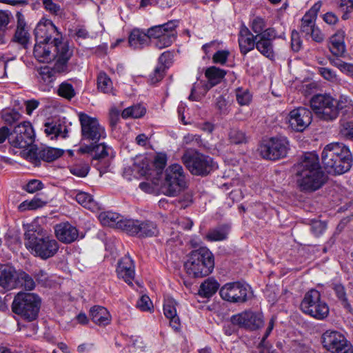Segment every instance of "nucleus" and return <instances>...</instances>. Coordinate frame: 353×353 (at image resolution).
I'll list each match as a JSON object with an SVG mask.
<instances>
[{
  "mask_svg": "<svg viewBox=\"0 0 353 353\" xmlns=\"http://www.w3.org/2000/svg\"><path fill=\"white\" fill-rule=\"evenodd\" d=\"M296 185L303 192H313L326 182L327 176L319 163V159L313 152L305 154L295 165Z\"/></svg>",
  "mask_w": 353,
  "mask_h": 353,
  "instance_id": "1",
  "label": "nucleus"
},
{
  "mask_svg": "<svg viewBox=\"0 0 353 353\" xmlns=\"http://www.w3.org/2000/svg\"><path fill=\"white\" fill-rule=\"evenodd\" d=\"M24 240L26 247L34 252L35 255L42 259L52 257L59 250L58 242L47 235L46 230L35 224L27 225Z\"/></svg>",
  "mask_w": 353,
  "mask_h": 353,
  "instance_id": "2",
  "label": "nucleus"
},
{
  "mask_svg": "<svg viewBox=\"0 0 353 353\" xmlns=\"http://www.w3.org/2000/svg\"><path fill=\"white\" fill-rule=\"evenodd\" d=\"M322 163L329 173L341 174L350 170L352 157L347 146L342 143L327 144L321 154Z\"/></svg>",
  "mask_w": 353,
  "mask_h": 353,
  "instance_id": "3",
  "label": "nucleus"
},
{
  "mask_svg": "<svg viewBox=\"0 0 353 353\" xmlns=\"http://www.w3.org/2000/svg\"><path fill=\"white\" fill-rule=\"evenodd\" d=\"M187 274L193 278L209 275L214 268L213 254L206 247L192 251L184 263Z\"/></svg>",
  "mask_w": 353,
  "mask_h": 353,
  "instance_id": "4",
  "label": "nucleus"
},
{
  "mask_svg": "<svg viewBox=\"0 0 353 353\" xmlns=\"http://www.w3.org/2000/svg\"><path fill=\"white\" fill-rule=\"evenodd\" d=\"M41 299L34 293L19 292L13 300L12 310L28 321L36 319L40 309Z\"/></svg>",
  "mask_w": 353,
  "mask_h": 353,
  "instance_id": "5",
  "label": "nucleus"
},
{
  "mask_svg": "<svg viewBox=\"0 0 353 353\" xmlns=\"http://www.w3.org/2000/svg\"><path fill=\"white\" fill-rule=\"evenodd\" d=\"M185 187V176L182 166L174 163L167 168L164 180L161 185V192L168 196H176Z\"/></svg>",
  "mask_w": 353,
  "mask_h": 353,
  "instance_id": "6",
  "label": "nucleus"
},
{
  "mask_svg": "<svg viewBox=\"0 0 353 353\" xmlns=\"http://www.w3.org/2000/svg\"><path fill=\"white\" fill-rule=\"evenodd\" d=\"M301 310L318 320L325 319L329 314V307L321 297V293L312 289L307 292L300 305Z\"/></svg>",
  "mask_w": 353,
  "mask_h": 353,
  "instance_id": "7",
  "label": "nucleus"
},
{
  "mask_svg": "<svg viewBox=\"0 0 353 353\" xmlns=\"http://www.w3.org/2000/svg\"><path fill=\"white\" fill-rule=\"evenodd\" d=\"M182 161L188 170L196 176H206L216 168L210 157L196 151H185Z\"/></svg>",
  "mask_w": 353,
  "mask_h": 353,
  "instance_id": "8",
  "label": "nucleus"
},
{
  "mask_svg": "<svg viewBox=\"0 0 353 353\" xmlns=\"http://www.w3.org/2000/svg\"><path fill=\"white\" fill-rule=\"evenodd\" d=\"M78 117L81 125L82 141H85L89 144H96L101 139L106 137L104 127L99 123L97 118L83 112H79Z\"/></svg>",
  "mask_w": 353,
  "mask_h": 353,
  "instance_id": "9",
  "label": "nucleus"
},
{
  "mask_svg": "<svg viewBox=\"0 0 353 353\" xmlns=\"http://www.w3.org/2000/svg\"><path fill=\"white\" fill-rule=\"evenodd\" d=\"M178 26L179 21L172 20L165 23L148 28V33L151 39H155L154 46L156 48L161 50L171 46L176 39V28Z\"/></svg>",
  "mask_w": 353,
  "mask_h": 353,
  "instance_id": "10",
  "label": "nucleus"
},
{
  "mask_svg": "<svg viewBox=\"0 0 353 353\" xmlns=\"http://www.w3.org/2000/svg\"><path fill=\"white\" fill-rule=\"evenodd\" d=\"M336 100L330 94H316L310 100V106L316 117L323 121H332L337 118Z\"/></svg>",
  "mask_w": 353,
  "mask_h": 353,
  "instance_id": "11",
  "label": "nucleus"
},
{
  "mask_svg": "<svg viewBox=\"0 0 353 353\" xmlns=\"http://www.w3.org/2000/svg\"><path fill=\"white\" fill-rule=\"evenodd\" d=\"M289 142L284 137H272L263 141L259 148L263 159L275 161L286 157Z\"/></svg>",
  "mask_w": 353,
  "mask_h": 353,
  "instance_id": "12",
  "label": "nucleus"
},
{
  "mask_svg": "<svg viewBox=\"0 0 353 353\" xmlns=\"http://www.w3.org/2000/svg\"><path fill=\"white\" fill-rule=\"evenodd\" d=\"M59 54L58 60H56L53 68L48 66L41 68L39 76L41 79L46 83L53 81L57 73L67 72L68 61L70 59L72 52L70 50L68 45H61L58 47Z\"/></svg>",
  "mask_w": 353,
  "mask_h": 353,
  "instance_id": "13",
  "label": "nucleus"
},
{
  "mask_svg": "<svg viewBox=\"0 0 353 353\" xmlns=\"http://www.w3.org/2000/svg\"><path fill=\"white\" fill-rule=\"evenodd\" d=\"M230 323L240 329L258 330L264 326L263 315L260 312L245 310L230 317Z\"/></svg>",
  "mask_w": 353,
  "mask_h": 353,
  "instance_id": "14",
  "label": "nucleus"
},
{
  "mask_svg": "<svg viewBox=\"0 0 353 353\" xmlns=\"http://www.w3.org/2000/svg\"><path fill=\"white\" fill-rule=\"evenodd\" d=\"M34 141V132L30 122L24 121L14 127L10 132L9 143L14 148H26Z\"/></svg>",
  "mask_w": 353,
  "mask_h": 353,
  "instance_id": "15",
  "label": "nucleus"
},
{
  "mask_svg": "<svg viewBox=\"0 0 353 353\" xmlns=\"http://www.w3.org/2000/svg\"><path fill=\"white\" fill-rule=\"evenodd\" d=\"M250 288L240 282L225 283L219 290L221 297L232 303H243L248 300Z\"/></svg>",
  "mask_w": 353,
  "mask_h": 353,
  "instance_id": "16",
  "label": "nucleus"
},
{
  "mask_svg": "<svg viewBox=\"0 0 353 353\" xmlns=\"http://www.w3.org/2000/svg\"><path fill=\"white\" fill-rule=\"evenodd\" d=\"M68 45L62 41H59V37H55L51 42H37L34 47L33 54L34 57L42 63H48L56 59L58 60V47L61 45Z\"/></svg>",
  "mask_w": 353,
  "mask_h": 353,
  "instance_id": "17",
  "label": "nucleus"
},
{
  "mask_svg": "<svg viewBox=\"0 0 353 353\" xmlns=\"http://www.w3.org/2000/svg\"><path fill=\"white\" fill-rule=\"evenodd\" d=\"M125 223L124 225L127 227L125 232L131 236L145 238L154 236L159 234L157 225L152 221L129 219Z\"/></svg>",
  "mask_w": 353,
  "mask_h": 353,
  "instance_id": "18",
  "label": "nucleus"
},
{
  "mask_svg": "<svg viewBox=\"0 0 353 353\" xmlns=\"http://www.w3.org/2000/svg\"><path fill=\"white\" fill-rule=\"evenodd\" d=\"M323 346L332 353H353L352 344L341 332H323Z\"/></svg>",
  "mask_w": 353,
  "mask_h": 353,
  "instance_id": "19",
  "label": "nucleus"
},
{
  "mask_svg": "<svg viewBox=\"0 0 353 353\" xmlns=\"http://www.w3.org/2000/svg\"><path fill=\"white\" fill-rule=\"evenodd\" d=\"M277 38L276 31L273 28H268L262 34L258 35L256 48L264 57L270 60H274V40Z\"/></svg>",
  "mask_w": 353,
  "mask_h": 353,
  "instance_id": "20",
  "label": "nucleus"
},
{
  "mask_svg": "<svg viewBox=\"0 0 353 353\" xmlns=\"http://www.w3.org/2000/svg\"><path fill=\"white\" fill-rule=\"evenodd\" d=\"M312 120V112L304 107H299L290 112L288 122L292 130L303 132Z\"/></svg>",
  "mask_w": 353,
  "mask_h": 353,
  "instance_id": "21",
  "label": "nucleus"
},
{
  "mask_svg": "<svg viewBox=\"0 0 353 353\" xmlns=\"http://www.w3.org/2000/svg\"><path fill=\"white\" fill-rule=\"evenodd\" d=\"M34 36L37 42H51L55 37L61 41V35L57 28L50 19L43 18L34 29Z\"/></svg>",
  "mask_w": 353,
  "mask_h": 353,
  "instance_id": "22",
  "label": "nucleus"
},
{
  "mask_svg": "<svg viewBox=\"0 0 353 353\" xmlns=\"http://www.w3.org/2000/svg\"><path fill=\"white\" fill-rule=\"evenodd\" d=\"M54 233L59 241L66 244L75 241L79 237L77 228L68 222L56 225Z\"/></svg>",
  "mask_w": 353,
  "mask_h": 353,
  "instance_id": "23",
  "label": "nucleus"
},
{
  "mask_svg": "<svg viewBox=\"0 0 353 353\" xmlns=\"http://www.w3.org/2000/svg\"><path fill=\"white\" fill-rule=\"evenodd\" d=\"M134 263L129 255H125L118 262L117 273L119 278L122 279L129 285L132 284L135 276Z\"/></svg>",
  "mask_w": 353,
  "mask_h": 353,
  "instance_id": "24",
  "label": "nucleus"
},
{
  "mask_svg": "<svg viewBox=\"0 0 353 353\" xmlns=\"http://www.w3.org/2000/svg\"><path fill=\"white\" fill-rule=\"evenodd\" d=\"M19 271L8 264L0 265V286L8 290L16 288Z\"/></svg>",
  "mask_w": 353,
  "mask_h": 353,
  "instance_id": "25",
  "label": "nucleus"
},
{
  "mask_svg": "<svg viewBox=\"0 0 353 353\" xmlns=\"http://www.w3.org/2000/svg\"><path fill=\"white\" fill-rule=\"evenodd\" d=\"M101 223L104 226L116 228L126 232L127 227L124 226L129 219H123L117 213L112 212H103L99 215Z\"/></svg>",
  "mask_w": 353,
  "mask_h": 353,
  "instance_id": "26",
  "label": "nucleus"
},
{
  "mask_svg": "<svg viewBox=\"0 0 353 353\" xmlns=\"http://www.w3.org/2000/svg\"><path fill=\"white\" fill-rule=\"evenodd\" d=\"M321 5L319 3H315L301 19V32L305 37L309 36V33L316 27L315 23Z\"/></svg>",
  "mask_w": 353,
  "mask_h": 353,
  "instance_id": "27",
  "label": "nucleus"
},
{
  "mask_svg": "<svg viewBox=\"0 0 353 353\" xmlns=\"http://www.w3.org/2000/svg\"><path fill=\"white\" fill-rule=\"evenodd\" d=\"M151 37L146 32L138 28L133 29L128 37V43L131 48L134 50L142 49L150 44Z\"/></svg>",
  "mask_w": 353,
  "mask_h": 353,
  "instance_id": "28",
  "label": "nucleus"
},
{
  "mask_svg": "<svg viewBox=\"0 0 353 353\" xmlns=\"http://www.w3.org/2000/svg\"><path fill=\"white\" fill-rule=\"evenodd\" d=\"M176 303L173 299H167L163 304V312L166 318L170 320V325L174 330L180 329V319L176 314Z\"/></svg>",
  "mask_w": 353,
  "mask_h": 353,
  "instance_id": "29",
  "label": "nucleus"
},
{
  "mask_svg": "<svg viewBox=\"0 0 353 353\" xmlns=\"http://www.w3.org/2000/svg\"><path fill=\"white\" fill-rule=\"evenodd\" d=\"M44 132L47 136H51V139L58 137L65 138L68 137V130L65 122L58 120L46 123Z\"/></svg>",
  "mask_w": 353,
  "mask_h": 353,
  "instance_id": "30",
  "label": "nucleus"
},
{
  "mask_svg": "<svg viewBox=\"0 0 353 353\" xmlns=\"http://www.w3.org/2000/svg\"><path fill=\"white\" fill-rule=\"evenodd\" d=\"M345 32L342 30H337L330 38L329 48L331 52L336 56H342L345 51Z\"/></svg>",
  "mask_w": 353,
  "mask_h": 353,
  "instance_id": "31",
  "label": "nucleus"
},
{
  "mask_svg": "<svg viewBox=\"0 0 353 353\" xmlns=\"http://www.w3.org/2000/svg\"><path fill=\"white\" fill-rule=\"evenodd\" d=\"M90 316L92 321L100 326H105L110 323L111 315L106 308L99 305H94L90 310Z\"/></svg>",
  "mask_w": 353,
  "mask_h": 353,
  "instance_id": "32",
  "label": "nucleus"
},
{
  "mask_svg": "<svg viewBox=\"0 0 353 353\" xmlns=\"http://www.w3.org/2000/svg\"><path fill=\"white\" fill-rule=\"evenodd\" d=\"M111 149L104 143L88 144L81 145L79 152L82 154L94 153V158L96 159H103L109 155V150Z\"/></svg>",
  "mask_w": 353,
  "mask_h": 353,
  "instance_id": "33",
  "label": "nucleus"
},
{
  "mask_svg": "<svg viewBox=\"0 0 353 353\" xmlns=\"http://www.w3.org/2000/svg\"><path fill=\"white\" fill-rule=\"evenodd\" d=\"M64 151L61 149L45 147L37 149L34 154L38 159H41L46 162H52L61 157Z\"/></svg>",
  "mask_w": 353,
  "mask_h": 353,
  "instance_id": "34",
  "label": "nucleus"
},
{
  "mask_svg": "<svg viewBox=\"0 0 353 353\" xmlns=\"http://www.w3.org/2000/svg\"><path fill=\"white\" fill-rule=\"evenodd\" d=\"M230 232V227L228 225H222L209 230L205 235V239L208 241H221L228 239Z\"/></svg>",
  "mask_w": 353,
  "mask_h": 353,
  "instance_id": "35",
  "label": "nucleus"
},
{
  "mask_svg": "<svg viewBox=\"0 0 353 353\" xmlns=\"http://www.w3.org/2000/svg\"><path fill=\"white\" fill-rule=\"evenodd\" d=\"M219 283L212 278H209L203 282L199 290V294L205 298L211 297L219 289Z\"/></svg>",
  "mask_w": 353,
  "mask_h": 353,
  "instance_id": "36",
  "label": "nucleus"
},
{
  "mask_svg": "<svg viewBox=\"0 0 353 353\" xmlns=\"http://www.w3.org/2000/svg\"><path fill=\"white\" fill-rule=\"evenodd\" d=\"M226 72L224 70L215 66L208 68L205 72V75L208 80L210 86H214L219 83L224 78Z\"/></svg>",
  "mask_w": 353,
  "mask_h": 353,
  "instance_id": "37",
  "label": "nucleus"
},
{
  "mask_svg": "<svg viewBox=\"0 0 353 353\" xmlns=\"http://www.w3.org/2000/svg\"><path fill=\"white\" fill-rule=\"evenodd\" d=\"M97 88L99 90L105 94L114 95L112 82L105 72H100L97 77Z\"/></svg>",
  "mask_w": 353,
  "mask_h": 353,
  "instance_id": "38",
  "label": "nucleus"
},
{
  "mask_svg": "<svg viewBox=\"0 0 353 353\" xmlns=\"http://www.w3.org/2000/svg\"><path fill=\"white\" fill-rule=\"evenodd\" d=\"M332 289L334 290L335 295L341 301L343 307L350 311L351 305L348 301L344 285L339 282H335L332 284Z\"/></svg>",
  "mask_w": 353,
  "mask_h": 353,
  "instance_id": "39",
  "label": "nucleus"
},
{
  "mask_svg": "<svg viewBox=\"0 0 353 353\" xmlns=\"http://www.w3.org/2000/svg\"><path fill=\"white\" fill-rule=\"evenodd\" d=\"M16 283V288H23L26 290H32L35 287V282L32 276L21 270L19 271Z\"/></svg>",
  "mask_w": 353,
  "mask_h": 353,
  "instance_id": "40",
  "label": "nucleus"
},
{
  "mask_svg": "<svg viewBox=\"0 0 353 353\" xmlns=\"http://www.w3.org/2000/svg\"><path fill=\"white\" fill-rule=\"evenodd\" d=\"M122 336L128 340L129 351L130 353H141L145 350V345L141 338L138 336H130L122 334Z\"/></svg>",
  "mask_w": 353,
  "mask_h": 353,
  "instance_id": "41",
  "label": "nucleus"
},
{
  "mask_svg": "<svg viewBox=\"0 0 353 353\" xmlns=\"http://www.w3.org/2000/svg\"><path fill=\"white\" fill-rule=\"evenodd\" d=\"M335 107L337 109V117L340 110L345 114L349 115L353 113V101L347 96L341 95L339 100L336 101Z\"/></svg>",
  "mask_w": 353,
  "mask_h": 353,
  "instance_id": "42",
  "label": "nucleus"
},
{
  "mask_svg": "<svg viewBox=\"0 0 353 353\" xmlns=\"http://www.w3.org/2000/svg\"><path fill=\"white\" fill-rule=\"evenodd\" d=\"M145 112V107L137 104L124 109L121 113V117L123 119H128L130 117L138 119L143 117Z\"/></svg>",
  "mask_w": 353,
  "mask_h": 353,
  "instance_id": "43",
  "label": "nucleus"
},
{
  "mask_svg": "<svg viewBox=\"0 0 353 353\" xmlns=\"http://www.w3.org/2000/svg\"><path fill=\"white\" fill-rule=\"evenodd\" d=\"M12 41L19 43L23 48H27L30 41L28 28H16Z\"/></svg>",
  "mask_w": 353,
  "mask_h": 353,
  "instance_id": "44",
  "label": "nucleus"
},
{
  "mask_svg": "<svg viewBox=\"0 0 353 353\" xmlns=\"http://www.w3.org/2000/svg\"><path fill=\"white\" fill-rule=\"evenodd\" d=\"M258 35L238 39L241 53L245 55L256 48Z\"/></svg>",
  "mask_w": 353,
  "mask_h": 353,
  "instance_id": "45",
  "label": "nucleus"
},
{
  "mask_svg": "<svg viewBox=\"0 0 353 353\" xmlns=\"http://www.w3.org/2000/svg\"><path fill=\"white\" fill-rule=\"evenodd\" d=\"M57 94L65 99L70 100L75 97L76 92L71 83L64 81L59 85Z\"/></svg>",
  "mask_w": 353,
  "mask_h": 353,
  "instance_id": "46",
  "label": "nucleus"
},
{
  "mask_svg": "<svg viewBox=\"0 0 353 353\" xmlns=\"http://www.w3.org/2000/svg\"><path fill=\"white\" fill-rule=\"evenodd\" d=\"M76 201L84 208L94 209L96 207V203L92 196L85 192H79L75 196Z\"/></svg>",
  "mask_w": 353,
  "mask_h": 353,
  "instance_id": "47",
  "label": "nucleus"
},
{
  "mask_svg": "<svg viewBox=\"0 0 353 353\" xmlns=\"http://www.w3.org/2000/svg\"><path fill=\"white\" fill-rule=\"evenodd\" d=\"M249 26L251 30L256 34V35H259L265 31L266 21L265 19L256 16L250 19Z\"/></svg>",
  "mask_w": 353,
  "mask_h": 353,
  "instance_id": "48",
  "label": "nucleus"
},
{
  "mask_svg": "<svg viewBox=\"0 0 353 353\" xmlns=\"http://www.w3.org/2000/svg\"><path fill=\"white\" fill-rule=\"evenodd\" d=\"M228 139L231 143L241 144L246 142V136L243 131L237 128H230Z\"/></svg>",
  "mask_w": 353,
  "mask_h": 353,
  "instance_id": "49",
  "label": "nucleus"
},
{
  "mask_svg": "<svg viewBox=\"0 0 353 353\" xmlns=\"http://www.w3.org/2000/svg\"><path fill=\"white\" fill-rule=\"evenodd\" d=\"M236 98L241 105H248L252 100V94L248 89L238 88L236 89Z\"/></svg>",
  "mask_w": 353,
  "mask_h": 353,
  "instance_id": "50",
  "label": "nucleus"
},
{
  "mask_svg": "<svg viewBox=\"0 0 353 353\" xmlns=\"http://www.w3.org/2000/svg\"><path fill=\"white\" fill-rule=\"evenodd\" d=\"M21 117V114L14 110H3L1 114L2 119L8 125H12L19 121Z\"/></svg>",
  "mask_w": 353,
  "mask_h": 353,
  "instance_id": "51",
  "label": "nucleus"
},
{
  "mask_svg": "<svg viewBox=\"0 0 353 353\" xmlns=\"http://www.w3.org/2000/svg\"><path fill=\"white\" fill-rule=\"evenodd\" d=\"M165 69L163 65H157L154 72L150 75V80L152 83H156L162 80L165 75Z\"/></svg>",
  "mask_w": 353,
  "mask_h": 353,
  "instance_id": "52",
  "label": "nucleus"
},
{
  "mask_svg": "<svg viewBox=\"0 0 353 353\" xmlns=\"http://www.w3.org/2000/svg\"><path fill=\"white\" fill-rule=\"evenodd\" d=\"M340 133L346 139L353 140V122H344L341 125Z\"/></svg>",
  "mask_w": 353,
  "mask_h": 353,
  "instance_id": "53",
  "label": "nucleus"
},
{
  "mask_svg": "<svg viewBox=\"0 0 353 353\" xmlns=\"http://www.w3.org/2000/svg\"><path fill=\"white\" fill-rule=\"evenodd\" d=\"M319 72L325 79L329 81L335 82L338 80L337 74L330 68L323 67L319 68Z\"/></svg>",
  "mask_w": 353,
  "mask_h": 353,
  "instance_id": "54",
  "label": "nucleus"
},
{
  "mask_svg": "<svg viewBox=\"0 0 353 353\" xmlns=\"http://www.w3.org/2000/svg\"><path fill=\"white\" fill-rule=\"evenodd\" d=\"M70 172L79 177H85L89 171V166L86 164L76 165L70 168Z\"/></svg>",
  "mask_w": 353,
  "mask_h": 353,
  "instance_id": "55",
  "label": "nucleus"
},
{
  "mask_svg": "<svg viewBox=\"0 0 353 353\" xmlns=\"http://www.w3.org/2000/svg\"><path fill=\"white\" fill-rule=\"evenodd\" d=\"M167 157L165 154H158L154 159L153 164L157 170V173L161 172L165 167Z\"/></svg>",
  "mask_w": 353,
  "mask_h": 353,
  "instance_id": "56",
  "label": "nucleus"
},
{
  "mask_svg": "<svg viewBox=\"0 0 353 353\" xmlns=\"http://www.w3.org/2000/svg\"><path fill=\"white\" fill-rule=\"evenodd\" d=\"M326 229V225L318 220H314L312 221L310 230L316 236H319L322 234Z\"/></svg>",
  "mask_w": 353,
  "mask_h": 353,
  "instance_id": "57",
  "label": "nucleus"
},
{
  "mask_svg": "<svg viewBox=\"0 0 353 353\" xmlns=\"http://www.w3.org/2000/svg\"><path fill=\"white\" fill-rule=\"evenodd\" d=\"M230 55L228 50H218L212 57V61L214 63L223 65L226 63Z\"/></svg>",
  "mask_w": 353,
  "mask_h": 353,
  "instance_id": "58",
  "label": "nucleus"
},
{
  "mask_svg": "<svg viewBox=\"0 0 353 353\" xmlns=\"http://www.w3.org/2000/svg\"><path fill=\"white\" fill-rule=\"evenodd\" d=\"M302 41L299 33L294 30L291 33V48L294 52H299L301 48Z\"/></svg>",
  "mask_w": 353,
  "mask_h": 353,
  "instance_id": "59",
  "label": "nucleus"
},
{
  "mask_svg": "<svg viewBox=\"0 0 353 353\" xmlns=\"http://www.w3.org/2000/svg\"><path fill=\"white\" fill-rule=\"evenodd\" d=\"M152 306V301L147 295L141 296L137 303V307L142 311H150Z\"/></svg>",
  "mask_w": 353,
  "mask_h": 353,
  "instance_id": "60",
  "label": "nucleus"
},
{
  "mask_svg": "<svg viewBox=\"0 0 353 353\" xmlns=\"http://www.w3.org/2000/svg\"><path fill=\"white\" fill-rule=\"evenodd\" d=\"M173 54L170 51L163 52L159 58V65H163L165 69H168L172 63Z\"/></svg>",
  "mask_w": 353,
  "mask_h": 353,
  "instance_id": "61",
  "label": "nucleus"
},
{
  "mask_svg": "<svg viewBox=\"0 0 353 353\" xmlns=\"http://www.w3.org/2000/svg\"><path fill=\"white\" fill-rule=\"evenodd\" d=\"M34 275L38 283L43 286H47L49 285V276L46 271L39 270L35 272Z\"/></svg>",
  "mask_w": 353,
  "mask_h": 353,
  "instance_id": "62",
  "label": "nucleus"
},
{
  "mask_svg": "<svg viewBox=\"0 0 353 353\" xmlns=\"http://www.w3.org/2000/svg\"><path fill=\"white\" fill-rule=\"evenodd\" d=\"M43 184L42 183L36 179H33L30 181L26 185L25 190L30 193H34L37 190L42 189Z\"/></svg>",
  "mask_w": 353,
  "mask_h": 353,
  "instance_id": "63",
  "label": "nucleus"
},
{
  "mask_svg": "<svg viewBox=\"0 0 353 353\" xmlns=\"http://www.w3.org/2000/svg\"><path fill=\"white\" fill-rule=\"evenodd\" d=\"M43 4L45 9L52 14L57 15L61 10L60 6L54 3L52 0H48L43 3Z\"/></svg>",
  "mask_w": 353,
  "mask_h": 353,
  "instance_id": "64",
  "label": "nucleus"
}]
</instances>
